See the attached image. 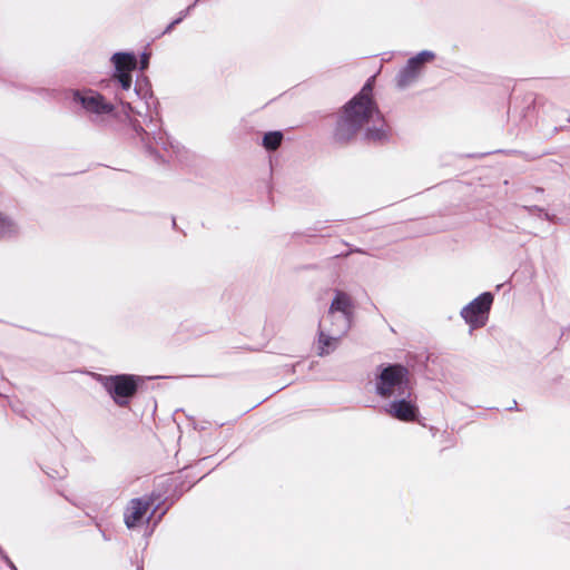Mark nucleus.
<instances>
[{"label": "nucleus", "instance_id": "8", "mask_svg": "<svg viewBox=\"0 0 570 570\" xmlns=\"http://www.w3.org/2000/svg\"><path fill=\"white\" fill-rule=\"evenodd\" d=\"M115 65V77L125 90L131 87V71L136 68L137 61L134 55L115 53L112 56Z\"/></svg>", "mask_w": 570, "mask_h": 570}, {"label": "nucleus", "instance_id": "12", "mask_svg": "<svg viewBox=\"0 0 570 570\" xmlns=\"http://www.w3.org/2000/svg\"><path fill=\"white\" fill-rule=\"evenodd\" d=\"M352 311L353 303L351 297L343 292H337L331 304V312H340L342 316L350 317L352 315Z\"/></svg>", "mask_w": 570, "mask_h": 570}, {"label": "nucleus", "instance_id": "18", "mask_svg": "<svg viewBox=\"0 0 570 570\" xmlns=\"http://www.w3.org/2000/svg\"><path fill=\"white\" fill-rule=\"evenodd\" d=\"M469 324H470L469 334L472 335L474 330L484 326L487 323H469Z\"/></svg>", "mask_w": 570, "mask_h": 570}, {"label": "nucleus", "instance_id": "22", "mask_svg": "<svg viewBox=\"0 0 570 570\" xmlns=\"http://www.w3.org/2000/svg\"><path fill=\"white\" fill-rule=\"evenodd\" d=\"M19 406L13 407V412H18Z\"/></svg>", "mask_w": 570, "mask_h": 570}, {"label": "nucleus", "instance_id": "1", "mask_svg": "<svg viewBox=\"0 0 570 570\" xmlns=\"http://www.w3.org/2000/svg\"><path fill=\"white\" fill-rule=\"evenodd\" d=\"M372 82L368 80L360 94L345 107L337 124L336 137L340 140L351 139L363 126L371 122L379 127L366 129V136L374 141L384 140L387 137L386 126L382 121L380 111L372 100Z\"/></svg>", "mask_w": 570, "mask_h": 570}, {"label": "nucleus", "instance_id": "15", "mask_svg": "<svg viewBox=\"0 0 570 570\" xmlns=\"http://www.w3.org/2000/svg\"><path fill=\"white\" fill-rule=\"evenodd\" d=\"M42 471L50 478V479H65L67 476V470L65 468L55 469V468H42Z\"/></svg>", "mask_w": 570, "mask_h": 570}, {"label": "nucleus", "instance_id": "5", "mask_svg": "<svg viewBox=\"0 0 570 570\" xmlns=\"http://www.w3.org/2000/svg\"><path fill=\"white\" fill-rule=\"evenodd\" d=\"M75 102L82 106L88 111L98 116L108 115L114 111V106L105 100V98L92 90L73 91Z\"/></svg>", "mask_w": 570, "mask_h": 570}, {"label": "nucleus", "instance_id": "20", "mask_svg": "<svg viewBox=\"0 0 570 570\" xmlns=\"http://www.w3.org/2000/svg\"><path fill=\"white\" fill-rule=\"evenodd\" d=\"M508 411H512V410H518V403L517 401H513V403L511 404V406L507 407Z\"/></svg>", "mask_w": 570, "mask_h": 570}, {"label": "nucleus", "instance_id": "3", "mask_svg": "<svg viewBox=\"0 0 570 570\" xmlns=\"http://www.w3.org/2000/svg\"><path fill=\"white\" fill-rule=\"evenodd\" d=\"M97 381L118 406L125 407L135 397L145 379L139 375L125 373L116 375L99 374Z\"/></svg>", "mask_w": 570, "mask_h": 570}, {"label": "nucleus", "instance_id": "17", "mask_svg": "<svg viewBox=\"0 0 570 570\" xmlns=\"http://www.w3.org/2000/svg\"><path fill=\"white\" fill-rule=\"evenodd\" d=\"M0 557L1 559L6 562V564L11 569V570H18V568L16 567V564L11 561V559L8 557V554L2 550V548L0 547Z\"/></svg>", "mask_w": 570, "mask_h": 570}, {"label": "nucleus", "instance_id": "7", "mask_svg": "<svg viewBox=\"0 0 570 570\" xmlns=\"http://www.w3.org/2000/svg\"><path fill=\"white\" fill-rule=\"evenodd\" d=\"M435 58L434 52L424 50L412 57L406 66L400 71L397 76V85L400 87H406L413 82L420 75L423 65L432 61Z\"/></svg>", "mask_w": 570, "mask_h": 570}, {"label": "nucleus", "instance_id": "9", "mask_svg": "<svg viewBox=\"0 0 570 570\" xmlns=\"http://www.w3.org/2000/svg\"><path fill=\"white\" fill-rule=\"evenodd\" d=\"M160 494L154 498V494L149 500L142 498H135L130 501L128 512L125 513V524L128 529L136 528L146 517L147 511L151 504L160 500Z\"/></svg>", "mask_w": 570, "mask_h": 570}, {"label": "nucleus", "instance_id": "13", "mask_svg": "<svg viewBox=\"0 0 570 570\" xmlns=\"http://www.w3.org/2000/svg\"><path fill=\"white\" fill-rule=\"evenodd\" d=\"M183 494V490L179 491V493L175 498H165L161 502H157L151 511V513L148 517V520H151L155 518L154 523L157 524L163 517L166 514L168 509L174 504L176 500Z\"/></svg>", "mask_w": 570, "mask_h": 570}, {"label": "nucleus", "instance_id": "16", "mask_svg": "<svg viewBox=\"0 0 570 570\" xmlns=\"http://www.w3.org/2000/svg\"><path fill=\"white\" fill-rule=\"evenodd\" d=\"M13 232V225L10 220L0 215V236H4Z\"/></svg>", "mask_w": 570, "mask_h": 570}, {"label": "nucleus", "instance_id": "2", "mask_svg": "<svg viewBox=\"0 0 570 570\" xmlns=\"http://www.w3.org/2000/svg\"><path fill=\"white\" fill-rule=\"evenodd\" d=\"M375 394L381 399H394L411 391L409 370L401 363L380 364L375 373Z\"/></svg>", "mask_w": 570, "mask_h": 570}, {"label": "nucleus", "instance_id": "23", "mask_svg": "<svg viewBox=\"0 0 570 570\" xmlns=\"http://www.w3.org/2000/svg\"><path fill=\"white\" fill-rule=\"evenodd\" d=\"M137 570H142V567H141V566H138V567H137Z\"/></svg>", "mask_w": 570, "mask_h": 570}, {"label": "nucleus", "instance_id": "11", "mask_svg": "<svg viewBox=\"0 0 570 570\" xmlns=\"http://www.w3.org/2000/svg\"><path fill=\"white\" fill-rule=\"evenodd\" d=\"M166 332L173 334L170 338L174 343L186 342L194 337H199L205 333L204 330L199 328L200 323H168Z\"/></svg>", "mask_w": 570, "mask_h": 570}, {"label": "nucleus", "instance_id": "10", "mask_svg": "<svg viewBox=\"0 0 570 570\" xmlns=\"http://www.w3.org/2000/svg\"><path fill=\"white\" fill-rule=\"evenodd\" d=\"M493 302V296L491 293H483L478 296L474 301H472L469 305H466L461 315L465 321H476L480 318L487 317L491 305Z\"/></svg>", "mask_w": 570, "mask_h": 570}, {"label": "nucleus", "instance_id": "6", "mask_svg": "<svg viewBox=\"0 0 570 570\" xmlns=\"http://www.w3.org/2000/svg\"><path fill=\"white\" fill-rule=\"evenodd\" d=\"M341 328L327 330L322 326L323 323H318V342H317V354L325 356L334 352L337 347L340 340L347 334L351 330V323H341Z\"/></svg>", "mask_w": 570, "mask_h": 570}, {"label": "nucleus", "instance_id": "21", "mask_svg": "<svg viewBox=\"0 0 570 570\" xmlns=\"http://www.w3.org/2000/svg\"><path fill=\"white\" fill-rule=\"evenodd\" d=\"M19 406L13 407V412H18Z\"/></svg>", "mask_w": 570, "mask_h": 570}, {"label": "nucleus", "instance_id": "14", "mask_svg": "<svg viewBox=\"0 0 570 570\" xmlns=\"http://www.w3.org/2000/svg\"><path fill=\"white\" fill-rule=\"evenodd\" d=\"M283 135L279 131L267 132L263 138V145L268 150H275L282 142Z\"/></svg>", "mask_w": 570, "mask_h": 570}, {"label": "nucleus", "instance_id": "19", "mask_svg": "<svg viewBox=\"0 0 570 570\" xmlns=\"http://www.w3.org/2000/svg\"><path fill=\"white\" fill-rule=\"evenodd\" d=\"M148 59H149L148 55H146V53H145V55H142V58H141V69L147 68V66H148Z\"/></svg>", "mask_w": 570, "mask_h": 570}, {"label": "nucleus", "instance_id": "4", "mask_svg": "<svg viewBox=\"0 0 570 570\" xmlns=\"http://www.w3.org/2000/svg\"><path fill=\"white\" fill-rule=\"evenodd\" d=\"M412 390L407 394L396 396L384 409L385 412L403 422H413L419 416V407L414 401L411 400Z\"/></svg>", "mask_w": 570, "mask_h": 570}]
</instances>
